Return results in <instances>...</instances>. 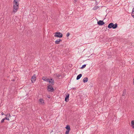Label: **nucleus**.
<instances>
[{"label":"nucleus","instance_id":"nucleus-33","mask_svg":"<svg viewBox=\"0 0 134 134\" xmlns=\"http://www.w3.org/2000/svg\"><path fill=\"white\" fill-rule=\"evenodd\" d=\"M48 97V98H50V97Z\"/></svg>","mask_w":134,"mask_h":134},{"label":"nucleus","instance_id":"nucleus-25","mask_svg":"<svg viewBox=\"0 0 134 134\" xmlns=\"http://www.w3.org/2000/svg\"><path fill=\"white\" fill-rule=\"evenodd\" d=\"M70 35V34L69 33V32H68L67 34L66 35V36L67 37H68Z\"/></svg>","mask_w":134,"mask_h":134},{"label":"nucleus","instance_id":"nucleus-30","mask_svg":"<svg viewBox=\"0 0 134 134\" xmlns=\"http://www.w3.org/2000/svg\"><path fill=\"white\" fill-rule=\"evenodd\" d=\"M12 81H15V80H12Z\"/></svg>","mask_w":134,"mask_h":134},{"label":"nucleus","instance_id":"nucleus-21","mask_svg":"<svg viewBox=\"0 0 134 134\" xmlns=\"http://www.w3.org/2000/svg\"><path fill=\"white\" fill-rule=\"evenodd\" d=\"M56 76H57V77H60L61 76L59 74H56Z\"/></svg>","mask_w":134,"mask_h":134},{"label":"nucleus","instance_id":"nucleus-9","mask_svg":"<svg viewBox=\"0 0 134 134\" xmlns=\"http://www.w3.org/2000/svg\"><path fill=\"white\" fill-rule=\"evenodd\" d=\"M62 40L60 39H59L56 40L55 41V43L56 44H58L60 42L62 41Z\"/></svg>","mask_w":134,"mask_h":134},{"label":"nucleus","instance_id":"nucleus-14","mask_svg":"<svg viewBox=\"0 0 134 134\" xmlns=\"http://www.w3.org/2000/svg\"><path fill=\"white\" fill-rule=\"evenodd\" d=\"M126 90L124 89L123 91V94H122V96H124L126 94Z\"/></svg>","mask_w":134,"mask_h":134},{"label":"nucleus","instance_id":"nucleus-12","mask_svg":"<svg viewBox=\"0 0 134 134\" xmlns=\"http://www.w3.org/2000/svg\"><path fill=\"white\" fill-rule=\"evenodd\" d=\"M82 76V75L81 74H80L78 75L76 77V80H78L80 79L81 77Z\"/></svg>","mask_w":134,"mask_h":134},{"label":"nucleus","instance_id":"nucleus-19","mask_svg":"<svg viewBox=\"0 0 134 134\" xmlns=\"http://www.w3.org/2000/svg\"><path fill=\"white\" fill-rule=\"evenodd\" d=\"M70 131L67 130L65 133V134H69Z\"/></svg>","mask_w":134,"mask_h":134},{"label":"nucleus","instance_id":"nucleus-1","mask_svg":"<svg viewBox=\"0 0 134 134\" xmlns=\"http://www.w3.org/2000/svg\"><path fill=\"white\" fill-rule=\"evenodd\" d=\"M117 26L118 25L117 24H114L113 23H111L109 24L108 27L109 29L112 28L113 29H115L117 27Z\"/></svg>","mask_w":134,"mask_h":134},{"label":"nucleus","instance_id":"nucleus-11","mask_svg":"<svg viewBox=\"0 0 134 134\" xmlns=\"http://www.w3.org/2000/svg\"><path fill=\"white\" fill-rule=\"evenodd\" d=\"M49 82V85H53L54 84V82L53 81H50V79H49V80L48 81Z\"/></svg>","mask_w":134,"mask_h":134},{"label":"nucleus","instance_id":"nucleus-23","mask_svg":"<svg viewBox=\"0 0 134 134\" xmlns=\"http://www.w3.org/2000/svg\"><path fill=\"white\" fill-rule=\"evenodd\" d=\"M46 78L45 77H43L42 78V79L44 81H45L46 80Z\"/></svg>","mask_w":134,"mask_h":134},{"label":"nucleus","instance_id":"nucleus-4","mask_svg":"<svg viewBox=\"0 0 134 134\" xmlns=\"http://www.w3.org/2000/svg\"><path fill=\"white\" fill-rule=\"evenodd\" d=\"M20 0H14L13 2L14 6H19V4L18 2Z\"/></svg>","mask_w":134,"mask_h":134},{"label":"nucleus","instance_id":"nucleus-3","mask_svg":"<svg viewBox=\"0 0 134 134\" xmlns=\"http://www.w3.org/2000/svg\"><path fill=\"white\" fill-rule=\"evenodd\" d=\"M53 85H48L47 86V90L50 92H53L54 91L53 88L52 87Z\"/></svg>","mask_w":134,"mask_h":134},{"label":"nucleus","instance_id":"nucleus-8","mask_svg":"<svg viewBox=\"0 0 134 134\" xmlns=\"http://www.w3.org/2000/svg\"><path fill=\"white\" fill-rule=\"evenodd\" d=\"M69 94L68 93L66 94V97L65 98V101L66 102H68L69 101Z\"/></svg>","mask_w":134,"mask_h":134},{"label":"nucleus","instance_id":"nucleus-32","mask_svg":"<svg viewBox=\"0 0 134 134\" xmlns=\"http://www.w3.org/2000/svg\"><path fill=\"white\" fill-rule=\"evenodd\" d=\"M48 97V98H50V97Z\"/></svg>","mask_w":134,"mask_h":134},{"label":"nucleus","instance_id":"nucleus-26","mask_svg":"<svg viewBox=\"0 0 134 134\" xmlns=\"http://www.w3.org/2000/svg\"><path fill=\"white\" fill-rule=\"evenodd\" d=\"M7 115H8V117L9 118H11V116L10 114H7Z\"/></svg>","mask_w":134,"mask_h":134},{"label":"nucleus","instance_id":"nucleus-13","mask_svg":"<svg viewBox=\"0 0 134 134\" xmlns=\"http://www.w3.org/2000/svg\"><path fill=\"white\" fill-rule=\"evenodd\" d=\"M65 128L67 130L70 131V126L69 125H66V127H65Z\"/></svg>","mask_w":134,"mask_h":134},{"label":"nucleus","instance_id":"nucleus-16","mask_svg":"<svg viewBox=\"0 0 134 134\" xmlns=\"http://www.w3.org/2000/svg\"><path fill=\"white\" fill-rule=\"evenodd\" d=\"M131 15L132 17L134 18V7L132 9V12L131 13Z\"/></svg>","mask_w":134,"mask_h":134},{"label":"nucleus","instance_id":"nucleus-18","mask_svg":"<svg viewBox=\"0 0 134 134\" xmlns=\"http://www.w3.org/2000/svg\"><path fill=\"white\" fill-rule=\"evenodd\" d=\"M86 66V64H84V65H83L81 67V69H83V68H85Z\"/></svg>","mask_w":134,"mask_h":134},{"label":"nucleus","instance_id":"nucleus-24","mask_svg":"<svg viewBox=\"0 0 134 134\" xmlns=\"http://www.w3.org/2000/svg\"><path fill=\"white\" fill-rule=\"evenodd\" d=\"M5 120H9V118H8L7 116L5 118H4Z\"/></svg>","mask_w":134,"mask_h":134},{"label":"nucleus","instance_id":"nucleus-22","mask_svg":"<svg viewBox=\"0 0 134 134\" xmlns=\"http://www.w3.org/2000/svg\"><path fill=\"white\" fill-rule=\"evenodd\" d=\"M5 119L4 118L2 119L1 121V123H3L4 122V120H5Z\"/></svg>","mask_w":134,"mask_h":134},{"label":"nucleus","instance_id":"nucleus-15","mask_svg":"<svg viewBox=\"0 0 134 134\" xmlns=\"http://www.w3.org/2000/svg\"><path fill=\"white\" fill-rule=\"evenodd\" d=\"M131 124L132 127L134 129V120H132L131 121Z\"/></svg>","mask_w":134,"mask_h":134},{"label":"nucleus","instance_id":"nucleus-29","mask_svg":"<svg viewBox=\"0 0 134 134\" xmlns=\"http://www.w3.org/2000/svg\"><path fill=\"white\" fill-rule=\"evenodd\" d=\"M1 114L2 115H3L4 114V113H1Z\"/></svg>","mask_w":134,"mask_h":134},{"label":"nucleus","instance_id":"nucleus-5","mask_svg":"<svg viewBox=\"0 0 134 134\" xmlns=\"http://www.w3.org/2000/svg\"><path fill=\"white\" fill-rule=\"evenodd\" d=\"M19 8V6H14L13 12L15 13L17 12Z\"/></svg>","mask_w":134,"mask_h":134},{"label":"nucleus","instance_id":"nucleus-17","mask_svg":"<svg viewBox=\"0 0 134 134\" xmlns=\"http://www.w3.org/2000/svg\"><path fill=\"white\" fill-rule=\"evenodd\" d=\"M39 102H40L41 103H44V101L42 99H40L39 100Z\"/></svg>","mask_w":134,"mask_h":134},{"label":"nucleus","instance_id":"nucleus-6","mask_svg":"<svg viewBox=\"0 0 134 134\" xmlns=\"http://www.w3.org/2000/svg\"><path fill=\"white\" fill-rule=\"evenodd\" d=\"M98 25L102 26L105 24V23L103 21V20H100L97 22Z\"/></svg>","mask_w":134,"mask_h":134},{"label":"nucleus","instance_id":"nucleus-31","mask_svg":"<svg viewBox=\"0 0 134 134\" xmlns=\"http://www.w3.org/2000/svg\"><path fill=\"white\" fill-rule=\"evenodd\" d=\"M74 0V1H76V0Z\"/></svg>","mask_w":134,"mask_h":134},{"label":"nucleus","instance_id":"nucleus-7","mask_svg":"<svg viewBox=\"0 0 134 134\" xmlns=\"http://www.w3.org/2000/svg\"><path fill=\"white\" fill-rule=\"evenodd\" d=\"M36 77L35 76V75H34L32 76L31 78V81L32 82H34L36 80Z\"/></svg>","mask_w":134,"mask_h":134},{"label":"nucleus","instance_id":"nucleus-10","mask_svg":"<svg viewBox=\"0 0 134 134\" xmlns=\"http://www.w3.org/2000/svg\"><path fill=\"white\" fill-rule=\"evenodd\" d=\"M88 80V79L87 77H85L83 80V81L84 83L87 82Z\"/></svg>","mask_w":134,"mask_h":134},{"label":"nucleus","instance_id":"nucleus-20","mask_svg":"<svg viewBox=\"0 0 134 134\" xmlns=\"http://www.w3.org/2000/svg\"><path fill=\"white\" fill-rule=\"evenodd\" d=\"M98 8V7H97L96 6H95L94 7V8H93V9L94 10H96Z\"/></svg>","mask_w":134,"mask_h":134},{"label":"nucleus","instance_id":"nucleus-28","mask_svg":"<svg viewBox=\"0 0 134 134\" xmlns=\"http://www.w3.org/2000/svg\"><path fill=\"white\" fill-rule=\"evenodd\" d=\"M50 81H53L54 82V80H53L52 79H50Z\"/></svg>","mask_w":134,"mask_h":134},{"label":"nucleus","instance_id":"nucleus-27","mask_svg":"<svg viewBox=\"0 0 134 134\" xmlns=\"http://www.w3.org/2000/svg\"><path fill=\"white\" fill-rule=\"evenodd\" d=\"M49 79H46V80H45V81H47V82H48V81H49Z\"/></svg>","mask_w":134,"mask_h":134},{"label":"nucleus","instance_id":"nucleus-2","mask_svg":"<svg viewBox=\"0 0 134 134\" xmlns=\"http://www.w3.org/2000/svg\"><path fill=\"white\" fill-rule=\"evenodd\" d=\"M63 34L60 32H56L54 36L59 38H61L63 37Z\"/></svg>","mask_w":134,"mask_h":134}]
</instances>
